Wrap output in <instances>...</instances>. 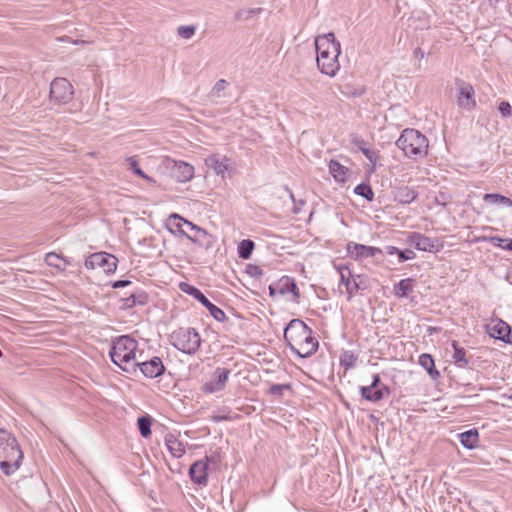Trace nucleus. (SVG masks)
Masks as SVG:
<instances>
[{
  "label": "nucleus",
  "instance_id": "obj_8",
  "mask_svg": "<svg viewBox=\"0 0 512 512\" xmlns=\"http://www.w3.org/2000/svg\"><path fill=\"white\" fill-rule=\"evenodd\" d=\"M179 287L181 291L193 296L205 308H207V310L215 320L223 322L227 319L225 312L221 308L214 305L197 287L185 282L180 283Z\"/></svg>",
  "mask_w": 512,
  "mask_h": 512
},
{
  "label": "nucleus",
  "instance_id": "obj_47",
  "mask_svg": "<svg viewBox=\"0 0 512 512\" xmlns=\"http://www.w3.org/2000/svg\"><path fill=\"white\" fill-rule=\"evenodd\" d=\"M509 239H503V238H500L498 236H494V237H491L490 238V242L492 245L496 246V247H500L503 249V246H505L506 244V241H508Z\"/></svg>",
  "mask_w": 512,
  "mask_h": 512
},
{
  "label": "nucleus",
  "instance_id": "obj_40",
  "mask_svg": "<svg viewBox=\"0 0 512 512\" xmlns=\"http://www.w3.org/2000/svg\"><path fill=\"white\" fill-rule=\"evenodd\" d=\"M126 162L129 164L130 168L132 169V171L139 177L143 178V179H146V180H151L150 177H148L144 171L139 167L138 165V161L136 160L135 157H128L126 159Z\"/></svg>",
  "mask_w": 512,
  "mask_h": 512
},
{
  "label": "nucleus",
  "instance_id": "obj_35",
  "mask_svg": "<svg viewBox=\"0 0 512 512\" xmlns=\"http://www.w3.org/2000/svg\"><path fill=\"white\" fill-rule=\"evenodd\" d=\"M263 11L262 8H243L239 9L235 14L237 21H247L259 15Z\"/></svg>",
  "mask_w": 512,
  "mask_h": 512
},
{
  "label": "nucleus",
  "instance_id": "obj_50",
  "mask_svg": "<svg viewBox=\"0 0 512 512\" xmlns=\"http://www.w3.org/2000/svg\"><path fill=\"white\" fill-rule=\"evenodd\" d=\"M399 250L400 249H398L397 247H394V246H386L385 247V252L388 255H397L398 256Z\"/></svg>",
  "mask_w": 512,
  "mask_h": 512
},
{
  "label": "nucleus",
  "instance_id": "obj_20",
  "mask_svg": "<svg viewBox=\"0 0 512 512\" xmlns=\"http://www.w3.org/2000/svg\"><path fill=\"white\" fill-rule=\"evenodd\" d=\"M360 394L362 398H364L367 401L378 402L382 400L385 396H388L390 394V389L388 388V386L384 384H382V386L377 389L371 388V385L361 386Z\"/></svg>",
  "mask_w": 512,
  "mask_h": 512
},
{
  "label": "nucleus",
  "instance_id": "obj_9",
  "mask_svg": "<svg viewBox=\"0 0 512 512\" xmlns=\"http://www.w3.org/2000/svg\"><path fill=\"white\" fill-rule=\"evenodd\" d=\"M118 259L105 252L94 253L90 255L85 261V267L87 269L102 268L107 274L116 271Z\"/></svg>",
  "mask_w": 512,
  "mask_h": 512
},
{
  "label": "nucleus",
  "instance_id": "obj_16",
  "mask_svg": "<svg viewBox=\"0 0 512 512\" xmlns=\"http://www.w3.org/2000/svg\"><path fill=\"white\" fill-rule=\"evenodd\" d=\"M230 370L223 367H217L213 374V379L204 385V390L209 393L221 391L229 378Z\"/></svg>",
  "mask_w": 512,
  "mask_h": 512
},
{
  "label": "nucleus",
  "instance_id": "obj_55",
  "mask_svg": "<svg viewBox=\"0 0 512 512\" xmlns=\"http://www.w3.org/2000/svg\"><path fill=\"white\" fill-rule=\"evenodd\" d=\"M2 355H3V353H2V351L0 350V358L2 357Z\"/></svg>",
  "mask_w": 512,
  "mask_h": 512
},
{
  "label": "nucleus",
  "instance_id": "obj_38",
  "mask_svg": "<svg viewBox=\"0 0 512 512\" xmlns=\"http://www.w3.org/2000/svg\"><path fill=\"white\" fill-rule=\"evenodd\" d=\"M355 194L364 197L367 201H372L374 192L369 184H358L354 189Z\"/></svg>",
  "mask_w": 512,
  "mask_h": 512
},
{
  "label": "nucleus",
  "instance_id": "obj_41",
  "mask_svg": "<svg viewBox=\"0 0 512 512\" xmlns=\"http://www.w3.org/2000/svg\"><path fill=\"white\" fill-rule=\"evenodd\" d=\"M170 220L173 221V225H175L177 231L183 235L186 236L189 240H191V235H193V232L184 225L183 221L175 220L172 216L170 217Z\"/></svg>",
  "mask_w": 512,
  "mask_h": 512
},
{
  "label": "nucleus",
  "instance_id": "obj_7",
  "mask_svg": "<svg viewBox=\"0 0 512 512\" xmlns=\"http://www.w3.org/2000/svg\"><path fill=\"white\" fill-rule=\"evenodd\" d=\"M74 95L72 84L66 79L57 77L50 84V101L57 105L70 102Z\"/></svg>",
  "mask_w": 512,
  "mask_h": 512
},
{
  "label": "nucleus",
  "instance_id": "obj_14",
  "mask_svg": "<svg viewBox=\"0 0 512 512\" xmlns=\"http://www.w3.org/2000/svg\"><path fill=\"white\" fill-rule=\"evenodd\" d=\"M137 368L140 369L145 377L151 379L162 376L166 370L161 358L157 356L142 363L137 362Z\"/></svg>",
  "mask_w": 512,
  "mask_h": 512
},
{
  "label": "nucleus",
  "instance_id": "obj_56",
  "mask_svg": "<svg viewBox=\"0 0 512 512\" xmlns=\"http://www.w3.org/2000/svg\"><path fill=\"white\" fill-rule=\"evenodd\" d=\"M510 399H512V395L510 396Z\"/></svg>",
  "mask_w": 512,
  "mask_h": 512
},
{
  "label": "nucleus",
  "instance_id": "obj_5",
  "mask_svg": "<svg viewBox=\"0 0 512 512\" xmlns=\"http://www.w3.org/2000/svg\"><path fill=\"white\" fill-rule=\"evenodd\" d=\"M397 147L408 158L417 160L427 156L429 141L424 134L416 129H404L396 141Z\"/></svg>",
  "mask_w": 512,
  "mask_h": 512
},
{
  "label": "nucleus",
  "instance_id": "obj_42",
  "mask_svg": "<svg viewBox=\"0 0 512 512\" xmlns=\"http://www.w3.org/2000/svg\"><path fill=\"white\" fill-rule=\"evenodd\" d=\"M291 389L290 384H273L269 387L268 393L274 396L281 397L285 390Z\"/></svg>",
  "mask_w": 512,
  "mask_h": 512
},
{
  "label": "nucleus",
  "instance_id": "obj_39",
  "mask_svg": "<svg viewBox=\"0 0 512 512\" xmlns=\"http://www.w3.org/2000/svg\"><path fill=\"white\" fill-rule=\"evenodd\" d=\"M229 85V83L225 79L218 80L215 85L213 86L212 90L210 91V97L211 98H221L223 97V91L226 89V87Z\"/></svg>",
  "mask_w": 512,
  "mask_h": 512
},
{
  "label": "nucleus",
  "instance_id": "obj_24",
  "mask_svg": "<svg viewBox=\"0 0 512 512\" xmlns=\"http://www.w3.org/2000/svg\"><path fill=\"white\" fill-rule=\"evenodd\" d=\"M453 355L452 359L454 364L459 368H466L470 364V360L472 359V355H467L466 350L458 345L457 341L452 342Z\"/></svg>",
  "mask_w": 512,
  "mask_h": 512
},
{
  "label": "nucleus",
  "instance_id": "obj_51",
  "mask_svg": "<svg viewBox=\"0 0 512 512\" xmlns=\"http://www.w3.org/2000/svg\"><path fill=\"white\" fill-rule=\"evenodd\" d=\"M413 55H414V57H415V58H417V59H422V58H424L425 53H424V51H423L421 48L417 47V48L414 50Z\"/></svg>",
  "mask_w": 512,
  "mask_h": 512
},
{
  "label": "nucleus",
  "instance_id": "obj_45",
  "mask_svg": "<svg viewBox=\"0 0 512 512\" xmlns=\"http://www.w3.org/2000/svg\"><path fill=\"white\" fill-rule=\"evenodd\" d=\"M416 257V254L414 251L410 250V249H406V250H399V253H398V262L399 263H403L407 260H411V259H414Z\"/></svg>",
  "mask_w": 512,
  "mask_h": 512
},
{
  "label": "nucleus",
  "instance_id": "obj_46",
  "mask_svg": "<svg viewBox=\"0 0 512 512\" xmlns=\"http://www.w3.org/2000/svg\"><path fill=\"white\" fill-rule=\"evenodd\" d=\"M498 109L503 117L512 115V106L507 101L500 102Z\"/></svg>",
  "mask_w": 512,
  "mask_h": 512
},
{
  "label": "nucleus",
  "instance_id": "obj_27",
  "mask_svg": "<svg viewBox=\"0 0 512 512\" xmlns=\"http://www.w3.org/2000/svg\"><path fill=\"white\" fill-rule=\"evenodd\" d=\"M165 443L173 457L180 458L184 455L185 448L183 444L174 435H167L165 438Z\"/></svg>",
  "mask_w": 512,
  "mask_h": 512
},
{
  "label": "nucleus",
  "instance_id": "obj_43",
  "mask_svg": "<svg viewBox=\"0 0 512 512\" xmlns=\"http://www.w3.org/2000/svg\"><path fill=\"white\" fill-rule=\"evenodd\" d=\"M177 32L180 37L184 39H189L195 34V27L191 25L180 26Z\"/></svg>",
  "mask_w": 512,
  "mask_h": 512
},
{
  "label": "nucleus",
  "instance_id": "obj_17",
  "mask_svg": "<svg viewBox=\"0 0 512 512\" xmlns=\"http://www.w3.org/2000/svg\"><path fill=\"white\" fill-rule=\"evenodd\" d=\"M487 333L495 339L502 340L510 343L511 327L502 320H496L489 323L487 326Z\"/></svg>",
  "mask_w": 512,
  "mask_h": 512
},
{
  "label": "nucleus",
  "instance_id": "obj_29",
  "mask_svg": "<svg viewBox=\"0 0 512 512\" xmlns=\"http://www.w3.org/2000/svg\"><path fill=\"white\" fill-rule=\"evenodd\" d=\"M419 364L427 371L432 379L440 376L439 371L435 368V362L430 354L423 353L419 356Z\"/></svg>",
  "mask_w": 512,
  "mask_h": 512
},
{
  "label": "nucleus",
  "instance_id": "obj_15",
  "mask_svg": "<svg viewBox=\"0 0 512 512\" xmlns=\"http://www.w3.org/2000/svg\"><path fill=\"white\" fill-rule=\"evenodd\" d=\"M191 481L199 486H206L208 482V458L195 461L189 468Z\"/></svg>",
  "mask_w": 512,
  "mask_h": 512
},
{
  "label": "nucleus",
  "instance_id": "obj_37",
  "mask_svg": "<svg viewBox=\"0 0 512 512\" xmlns=\"http://www.w3.org/2000/svg\"><path fill=\"white\" fill-rule=\"evenodd\" d=\"M60 260L64 261L65 265H70V262L65 257L60 256L54 252H49L45 255V263L50 267L62 269L58 263Z\"/></svg>",
  "mask_w": 512,
  "mask_h": 512
},
{
  "label": "nucleus",
  "instance_id": "obj_22",
  "mask_svg": "<svg viewBox=\"0 0 512 512\" xmlns=\"http://www.w3.org/2000/svg\"><path fill=\"white\" fill-rule=\"evenodd\" d=\"M352 144L365 155V157L371 163L372 171H374L377 160L379 158L378 152L370 149L367 146V142L359 137H354L352 139Z\"/></svg>",
  "mask_w": 512,
  "mask_h": 512
},
{
  "label": "nucleus",
  "instance_id": "obj_30",
  "mask_svg": "<svg viewBox=\"0 0 512 512\" xmlns=\"http://www.w3.org/2000/svg\"><path fill=\"white\" fill-rule=\"evenodd\" d=\"M122 301H123V307L126 309H130L136 305L147 304L148 295L143 291H139V292L132 293L129 297L124 298Z\"/></svg>",
  "mask_w": 512,
  "mask_h": 512
},
{
  "label": "nucleus",
  "instance_id": "obj_1",
  "mask_svg": "<svg viewBox=\"0 0 512 512\" xmlns=\"http://www.w3.org/2000/svg\"><path fill=\"white\" fill-rule=\"evenodd\" d=\"M284 339L290 350L301 358L312 356L319 342L313 331L300 319H292L284 329Z\"/></svg>",
  "mask_w": 512,
  "mask_h": 512
},
{
  "label": "nucleus",
  "instance_id": "obj_34",
  "mask_svg": "<svg viewBox=\"0 0 512 512\" xmlns=\"http://www.w3.org/2000/svg\"><path fill=\"white\" fill-rule=\"evenodd\" d=\"M152 418L149 415L141 416L137 420V426L142 437L151 435Z\"/></svg>",
  "mask_w": 512,
  "mask_h": 512
},
{
  "label": "nucleus",
  "instance_id": "obj_26",
  "mask_svg": "<svg viewBox=\"0 0 512 512\" xmlns=\"http://www.w3.org/2000/svg\"><path fill=\"white\" fill-rule=\"evenodd\" d=\"M459 440L465 448L472 450L478 446L479 432L475 428L470 429L468 431L460 433Z\"/></svg>",
  "mask_w": 512,
  "mask_h": 512
},
{
  "label": "nucleus",
  "instance_id": "obj_12",
  "mask_svg": "<svg viewBox=\"0 0 512 512\" xmlns=\"http://www.w3.org/2000/svg\"><path fill=\"white\" fill-rule=\"evenodd\" d=\"M340 275L341 283L345 285L346 292L348 294V300H350L359 290H364L367 287L365 281L360 277V275H357L356 278L353 277L348 268L341 269Z\"/></svg>",
  "mask_w": 512,
  "mask_h": 512
},
{
  "label": "nucleus",
  "instance_id": "obj_10",
  "mask_svg": "<svg viewBox=\"0 0 512 512\" xmlns=\"http://www.w3.org/2000/svg\"><path fill=\"white\" fill-rule=\"evenodd\" d=\"M172 217L175 220L183 221L184 225H186V227L189 228L193 232V235H191L192 242L196 243L198 246H200L206 250H208L214 246L216 239L213 235L209 234L206 230L185 220L183 217L179 216L178 214H173Z\"/></svg>",
  "mask_w": 512,
  "mask_h": 512
},
{
  "label": "nucleus",
  "instance_id": "obj_32",
  "mask_svg": "<svg viewBox=\"0 0 512 512\" xmlns=\"http://www.w3.org/2000/svg\"><path fill=\"white\" fill-rule=\"evenodd\" d=\"M255 248V243L250 239L242 240L237 247V253L239 258L247 260L251 257L253 250Z\"/></svg>",
  "mask_w": 512,
  "mask_h": 512
},
{
  "label": "nucleus",
  "instance_id": "obj_19",
  "mask_svg": "<svg viewBox=\"0 0 512 512\" xmlns=\"http://www.w3.org/2000/svg\"><path fill=\"white\" fill-rule=\"evenodd\" d=\"M458 97L457 102L458 105L465 109H471L475 106L474 100V89L472 85L466 82L458 83Z\"/></svg>",
  "mask_w": 512,
  "mask_h": 512
},
{
  "label": "nucleus",
  "instance_id": "obj_4",
  "mask_svg": "<svg viewBox=\"0 0 512 512\" xmlns=\"http://www.w3.org/2000/svg\"><path fill=\"white\" fill-rule=\"evenodd\" d=\"M137 342L129 336H121L114 342L109 351L110 358L114 364L122 370L132 373L137 370L135 351Z\"/></svg>",
  "mask_w": 512,
  "mask_h": 512
},
{
  "label": "nucleus",
  "instance_id": "obj_33",
  "mask_svg": "<svg viewBox=\"0 0 512 512\" xmlns=\"http://www.w3.org/2000/svg\"><path fill=\"white\" fill-rule=\"evenodd\" d=\"M339 362L341 367L349 370L356 365L357 356L352 351L345 350L341 353Z\"/></svg>",
  "mask_w": 512,
  "mask_h": 512
},
{
  "label": "nucleus",
  "instance_id": "obj_18",
  "mask_svg": "<svg viewBox=\"0 0 512 512\" xmlns=\"http://www.w3.org/2000/svg\"><path fill=\"white\" fill-rule=\"evenodd\" d=\"M347 250L355 259L372 258L382 253L380 248L353 242L347 245Z\"/></svg>",
  "mask_w": 512,
  "mask_h": 512
},
{
  "label": "nucleus",
  "instance_id": "obj_53",
  "mask_svg": "<svg viewBox=\"0 0 512 512\" xmlns=\"http://www.w3.org/2000/svg\"><path fill=\"white\" fill-rule=\"evenodd\" d=\"M363 91L352 90L350 93L352 96H361Z\"/></svg>",
  "mask_w": 512,
  "mask_h": 512
},
{
  "label": "nucleus",
  "instance_id": "obj_48",
  "mask_svg": "<svg viewBox=\"0 0 512 512\" xmlns=\"http://www.w3.org/2000/svg\"><path fill=\"white\" fill-rule=\"evenodd\" d=\"M130 284H131L130 280H117V281H114L111 285L114 289H117V288L126 287Z\"/></svg>",
  "mask_w": 512,
  "mask_h": 512
},
{
  "label": "nucleus",
  "instance_id": "obj_36",
  "mask_svg": "<svg viewBox=\"0 0 512 512\" xmlns=\"http://www.w3.org/2000/svg\"><path fill=\"white\" fill-rule=\"evenodd\" d=\"M484 201L490 204H504L512 207V200L497 193H490L484 195Z\"/></svg>",
  "mask_w": 512,
  "mask_h": 512
},
{
  "label": "nucleus",
  "instance_id": "obj_25",
  "mask_svg": "<svg viewBox=\"0 0 512 512\" xmlns=\"http://www.w3.org/2000/svg\"><path fill=\"white\" fill-rule=\"evenodd\" d=\"M228 159L226 157H220L217 154L210 155L206 158V165L214 170L217 175H224L228 165Z\"/></svg>",
  "mask_w": 512,
  "mask_h": 512
},
{
  "label": "nucleus",
  "instance_id": "obj_3",
  "mask_svg": "<svg viewBox=\"0 0 512 512\" xmlns=\"http://www.w3.org/2000/svg\"><path fill=\"white\" fill-rule=\"evenodd\" d=\"M23 453L14 435L0 429V468L6 475H11L20 466Z\"/></svg>",
  "mask_w": 512,
  "mask_h": 512
},
{
  "label": "nucleus",
  "instance_id": "obj_21",
  "mask_svg": "<svg viewBox=\"0 0 512 512\" xmlns=\"http://www.w3.org/2000/svg\"><path fill=\"white\" fill-rule=\"evenodd\" d=\"M173 177L181 183L190 181L194 176V167L189 163L178 161L172 168Z\"/></svg>",
  "mask_w": 512,
  "mask_h": 512
},
{
  "label": "nucleus",
  "instance_id": "obj_28",
  "mask_svg": "<svg viewBox=\"0 0 512 512\" xmlns=\"http://www.w3.org/2000/svg\"><path fill=\"white\" fill-rule=\"evenodd\" d=\"M415 280L412 278H406L400 280L394 285V295L397 298L406 297L414 288Z\"/></svg>",
  "mask_w": 512,
  "mask_h": 512
},
{
  "label": "nucleus",
  "instance_id": "obj_44",
  "mask_svg": "<svg viewBox=\"0 0 512 512\" xmlns=\"http://www.w3.org/2000/svg\"><path fill=\"white\" fill-rule=\"evenodd\" d=\"M246 273L253 278H260L263 276V270L260 266L255 264H247Z\"/></svg>",
  "mask_w": 512,
  "mask_h": 512
},
{
  "label": "nucleus",
  "instance_id": "obj_11",
  "mask_svg": "<svg viewBox=\"0 0 512 512\" xmlns=\"http://www.w3.org/2000/svg\"><path fill=\"white\" fill-rule=\"evenodd\" d=\"M407 242L417 250L436 253L440 251L443 244L437 238H431L419 232H412Z\"/></svg>",
  "mask_w": 512,
  "mask_h": 512
},
{
  "label": "nucleus",
  "instance_id": "obj_13",
  "mask_svg": "<svg viewBox=\"0 0 512 512\" xmlns=\"http://www.w3.org/2000/svg\"><path fill=\"white\" fill-rule=\"evenodd\" d=\"M287 293L293 294V301L295 302H297V299L300 297L295 280L288 276L282 277L275 285H269L270 296H275L276 294L285 295Z\"/></svg>",
  "mask_w": 512,
  "mask_h": 512
},
{
  "label": "nucleus",
  "instance_id": "obj_49",
  "mask_svg": "<svg viewBox=\"0 0 512 512\" xmlns=\"http://www.w3.org/2000/svg\"><path fill=\"white\" fill-rule=\"evenodd\" d=\"M380 384H381L380 376H379V374H375V375L373 376V381H372V383L370 384V385H371V388H376V389H377V388H380V387L382 386V385H380Z\"/></svg>",
  "mask_w": 512,
  "mask_h": 512
},
{
  "label": "nucleus",
  "instance_id": "obj_23",
  "mask_svg": "<svg viewBox=\"0 0 512 512\" xmlns=\"http://www.w3.org/2000/svg\"><path fill=\"white\" fill-rule=\"evenodd\" d=\"M394 200L401 204H410L418 196V193L408 186H399L394 190Z\"/></svg>",
  "mask_w": 512,
  "mask_h": 512
},
{
  "label": "nucleus",
  "instance_id": "obj_52",
  "mask_svg": "<svg viewBox=\"0 0 512 512\" xmlns=\"http://www.w3.org/2000/svg\"><path fill=\"white\" fill-rule=\"evenodd\" d=\"M504 250L512 251V239L506 241L505 246H503Z\"/></svg>",
  "mask_w": 512,
  "mask_h": 512
},
{
  "label": "nucleus",
  "instance_id": "obj_6",
  "mask_svg": "<svg viewBox=\"0 0 512 512\" xmlns=\"http://www.w3.org/2000/svg\"><path fill=\"white\" fill-rule=\"evenodd\" d=\"M169 342L177 350L188 355H193L198 351L201 345V338L194 328L181 327L169 335Z\"/></svg>",
  "mask_w": 512,
  "mask_h": 512
},
{
  "label": "nucleus",
  "instance_id": "obj_31",
  "mask_svg": "<svg viewBox=\"0 0 512 512\" xmlns=\"http://www.w3.org/2000/svg\"><path fill=\"white\" fill-rule=\"evenodd\" d=\"M328 166L331 175L334 177L336 181H345L346 174L348 172V169L345 166H343L336 160H331Z\"/></svg>",
  "mask_w": 512,
  "mask_h": 512
},
{
  "label": "nucleus",
  "instance_id": "obj_2",
  "mask_svg": "<svg viewBox=\"0 0 512 512\" xmlns=\"http://www.w3.org/2000/svg\"><path fill=\"white\" fill-rule=\"evenodd\" d=\"M317 51V66L322 74L333 77L340 69L338 57L341 53V44L336 40L333 32L315 38Z\"/></svg>",
  "mask_w": 512,
  "mask_h": 512
},
{
  "label": "nucleus",
  "instance_id": "obj_54",
  "mask_svg": "<svg viewBox=\"0 0 512 512\" xmlns=\"http://www.w3.org/2000/svg\"><path fill=\"white\" fill-rule=\"evenodd\" d=\"M290 198L292 199V201H295L294 195H293V193L291 191H290Z\"/></svg>",
  "mask_w": 512,
  "mask_h": 512
}]
</instances>
